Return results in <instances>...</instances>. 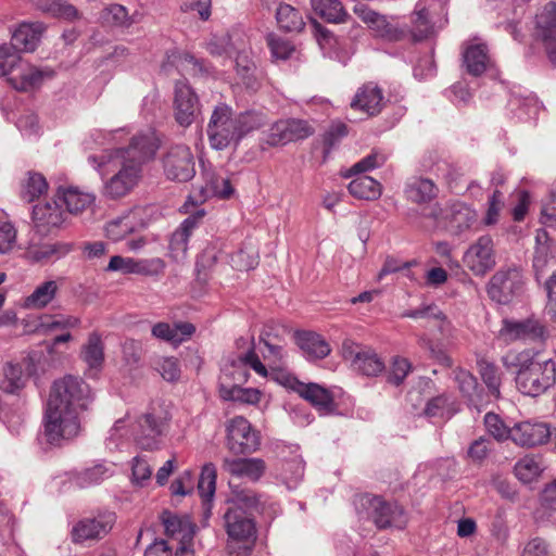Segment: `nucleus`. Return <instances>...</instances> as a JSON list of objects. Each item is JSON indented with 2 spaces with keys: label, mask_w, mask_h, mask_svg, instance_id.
<instances>
[{
  "label": "nucleus",
  "mask_w": 556,
  "mask_h": 556,
  "mask_svg": "<svg viewBox=\"0 0 556 556\" xmlns=\"http://www.w3.org/2000/svg\"><path fill=\"white\" fill-rule=\"evenodd\" d=\"M101 18L104 23L114 26H128L131 23L127 9L116 3L105 8L101 13Z\"/></svg>",
  "instance_id": "obj_60"
},
{
  "label": "nucleus",
  "mask_w": 556,
  "mask_h": 556,
  "mask_svg": "<svg viewBox=\"0 0 556 556\" xmlns=\"http://www.w3.org/2000/svg\"><path fill=\"white\" fill-rule=\"evenodd\" d=\"M544 334V325L538 318L531 316L522 320L504 319L498 331V339L508 344L518 340L543 339Z\"/></svg>",
  "instance_id": "obj_15"
},
{
  "label": "nucleus",
  "mask_w": 556,
  "mask_h": 556,
  "mask_svg": "<svg viewBox=\"0 0 556 556\" xmlns=\"http://www.w3.org/2000/svg\"><path fill=\"white\" fill-rule=\"evenodd\" d=\"M166 268V263L161 257L136 258V275L159 278Z\"/></svg>",
  "instance_id": "obj_57"
},
{
  "label": "nucleus",
  "mask_w": 556,
  "mask_h": 556,
  "mask_svg": "<svg viewBox=\"0 0 556 556\" xmlns=\"http://www.w3.org/2000/svg\"><path fill=\"white\" fill-rule=\"evenodd\" d=\"M135 231L132 224L129 223L125 214L109 222L105 226V233L113 241L123 240L127 235Z\"/></svg>",
  "instance_id": "obj_58"
},
{
  "label": "nucleus",
  "mask_w": 556,
  "mask_h": 556,
  "mask_svg": "<svg viewBox=\"0 0 556 556\" xmlns=\"http://www.w3.org/2000/svg\"><path fill=\"white\" fill-rule=\"evenodd\" d=\"M72 251V245L63 242L31 244L25 251V257L33 263H48L65 256Z\"/></svg>",
  "instance_id": "obj_32"
},
{
  "label": "nucleus",
  "mask_w": 556,
  "mask_h": 556,
  "mask_svg": "<svg viewBox=\"0 0 556 556\" xmlns=\"http://www.w3.org/2000/svg\"><path fill=\"white\" fill-rule=\"evenodd\" d=\"M165 176L175 181H188L195 175L194 156L186 144L172 146L163 156Z\"/></svg>",
  "instance_id": "obj_10"
},
{
  "label": "nucleus",
  "mask_w": 556,
  "mask_h": 556,
  "mask_svg": "<svg viewBox=\"0 0 556 556\" xmlns=\"http://www.w3.org/2000/svg\"><path fill=\"white\" fill-rule=\"evenodd\" d=\"M237 73L241 77L242 83L247 88L256 90L258 87V83L254 75L255 65L253 62L248 60L247 58L238 56L236 60Z\"/></svg>",
  "instance_id": "obj_64"
},
{
  "label": "nucleus",
  "mask_w": 556,
  "mask_h": 556,
  "mask_svg": "<svg viewBox=\"0 0 556 556\" xmlns=\"http://www.w3.org/2000/svg\"><path fill=\"white\" fill-rule=\"evenodd\" d=\"M304 475V463L300 456L285 460L281 465L280 477L283 483L289 488H295Z\"/></svg>",
  "instance_id": "obj_47"
},
{
  "label": "nucleus",
  "mask_w": 556,
  "mask_h": 556,
  "mask_svg": "<svg viewBox=\"0 0 556 556\" xmlns=\"http://www.w3.org/2000/svg\"><path fill=\"white\" fill-rule=\"evenodd\" d=\"M386 161L387 156L383 153L379 151H372L369 155L365 156L364 159L355 163L345 174V177H350L353 174H361L380 167L386 163Z\"/></svg>",
  "instance_id": "obj_59"
},
{
  "label": "nucleus",
  "mask_w": 556,
  "mask_h": 556,
  "mask_svg": "<svg viewBox=\"0 0 556 556\" xmlns=\"http://www.w3.org/2000/svg\"><path fill=\"white\" fill-rule=\"evenodd\" d=\"M226 432L227 447L235 455L252 454L260 448L258 432L242 416H236L228 420Z\"/></svg>",
  "instance_id": "obj_9"
},
{
  "label": "nucleus",
  "mask_w": 556,
  "mask_h": 556,
  "mask_svg": "<svg viewBox=\"0 0 556 556\" xmlns=\"http://www.w3.org/2000/svg\"><path fill=\"white\" fill-rule=\"evenodd\" d=\"M352 345L353 343L349 341L343 343V355L352 361L356 370L369 377L378 376L384 370L386 365L375 350L365 348L353 351Z\"/></svg>",
  "instance_id": "obj_20"
},
{
  "label": "nucleus",
  "mask_w": 556,
  "mask_h": 556,
  "mask_svg": "<svg viewBox=\"0 0 556 556\" xmlns=\"http://www.w3.org/2000/svg\"><path fill=\"white\" fill-rule=\"evenodd\" d=\"M65 218L66 213L55 200L37 204L33 208L35 228L42 235H47L52 229L60 227L65 222Z\"/></svg>",
  "instance_id": "obj_24"
},
{
  "label": "nucleus",
  "mask_w": 556,
  "mask_h": 556,
  "mask_svg": "<svg viewBox=\"0 0 556 556\" xmlns=\"http://www.w3.org/2000/svg\"><path fill=\"white\" fill-rule=\"evenodd\" d=\"M115 521L116 516L113 511H101L93 517L84 518L73 527L72 540L74 543L101 540L112 530Z\"/></svg>",
  "instance_id": "obj_13"
},
{
  "label": "nucleus",
  "mask_w": 556,
  "mask_h": 556,
  "mask_svg": "<svg viewBox=\"0 0 556 556\" xmlns=\"http://www.w3.org/2000/svg\"><path fill=\"white\" fill-rule=\"evenodd\" d=\"M216 468L213 464L203 466L199 481L198 492L204 502H211L216 490Z\"/></svg>",
  "instance_id": "obj_49"
},
{
  "label": "nucleus",
  "mask_w": 556,
  "mask_h": 556,
  "mask_svg": "<svg viewBox=\"0 0 556 556\" xmlns=\"http://www.w3.org/2000/svg\"><path fill=\"white\" fill-rule=\"evenodd\" d=\"M223 469L237 478H244L249 481L256 482L265 473L267 466L262 458H229L223 460Z\"/></svg>",
  "instance_id": "obj_26"
},
{
  "label": "nucleus",
  "mask_w": 556,
  "mask_h": 556,
  "mask_svg": "<svg viewBox=\"0 0 556 556\" xmlns=\"http://www.w3.org/2000/svg\"><path fill=\"white\" fill-rule=\"evenodd\" d=\"M199 112V99L186 81L175 85L174 116L181 127L190 126Z\"/></svg>",
  "instance_id": "obj_18"
},
{
  "label": "nucleus",
  "mask_w": 556,
  "mask_h": 556,
  "mask_svg": "<svg viewBox=\"0 0 556 556\" xmlns=\"http://www.w3.org/2000/svg\"><path fill=\"white\" fill-rule=\"evenodd\" d=\"M546 231H538L535 237L538 245L533 256V268L535 270V276L538 279L545 274V270L549 262V248L547 244L542 243V240L546 241Z\"/></svg>",
  "instance_id": "obj_51"
},
{
  "label": "nucleus",
  "mask_w": 556,
  "mask_h": 556,
  "mask_svg": "<svg viewBox=\"0 0 556 556\" xmlns=\"http://www.w3.org/2000/svg\"><path fill=\"white\" fill-rule=\"evenodd\" d=\"M224 519L229 553L235 556H247L256 539L254 520L247 511L239 508H228Z\"/></svg>",
  "instance_id": "obj_5"
},
{
  "label": "nucleus",
  "mask_w": 556,
  "mask_h": 556,
  "mask_svg": "<svg viewBox=\"0 0 556 556\" xmlns=\"http://www.w3.org/2000/svg\"><path fill=\"white\" fill-rule=\"evenodd\" d=\"M203 216L204 211H198L195 214L190 215L172 235L169 241V256L175 262H179L186 257L189 238Z\"/></svg>",
  "instance_id": "obj_27"
},
{
  "label": "nucleus",
  "mask_w": 556,
  "mask_h": 556,
  "mask_svg": "<svg viewBox=\"0 0 556 556\" xmlns=\"http://www.w3.org/2000/svg\"><path fill=\"white\" fill-rule=\"evenodd\" d=\"M163 431V419L153 413H146L137 420L132 435L140 448L153 451L159 448Z\"/></svg>",
  "instance_id": "obj_17"
},
{
  "label": "nucleus",
  "mask_w": 556,
  "mask_h": 556,
  "mask_svg": "<svg viewBox=\"0 0 556 556\" xmlns=\"http://www.w3.org/2000/svg\"><path fill=\"white\" fill-rule=\"evenodd\" d=\"M412 370V364L403 357H394L387 374V380L393 386H400Z\"/></svg>",
  "instance_id": "obj_61"
},
{
  "label": "nucleus",
  "mask_w": 556,
  "mask_h": 556,
  "mask_svg": "<svg viewBox=\"0 0 556 556\" xmlns=\"http://www.w3.org/2000/svg\"><path fill=\"white\" fill-rule=\"evenodd\" d=\"M238 139L248 135L249 132L256 130L267 123V116L262 112L247 111L236 116Z\"/></svg>",
  "instance_id": "obj_46"
},
{
  "label": "nucleus",
  "mask_w": 556,
  "mask_h": 556,
  "mask_svg": "<svg viewBox=\"0 0 556 556\" xmlns=\"http://www.w3.org/2000/svg\"><path fill=\"white\" fill-rule=\"evenodd\" d=\"M356 507L361 513L365 511L379 529L389 527L403 529L407 523L405 511L400 505L387 502L377 495L365 494L359 496Z\"/></svg>",
  "instance_id": "obj_6"
},
{
  "label": "nucleus",
  "mask_w": 556,
  "mask_h": 556,
  "mask_svg": "<svg viewBox=\"0 0 556 556\" xmlns=\"http://www.w3.org/2000/svg\"><path fill=\"white\" fill-rule=\"evenodd\" d=\"M502 363L507 369H517L516 386L525 395L538 396L556 382V363L540 352L509 351Z\"/></svg>",
  "instance_id": "obj_2"
},
{
  "label": "nucleus",
  "mask_w": 556,
  "mask_h": 556,
  "mask_svg": "<svg viewBox=\"0 0 556 556\" xmlns=\"http://www.w3.org/2000/svg\"><path fill=\"white\" fill-rule=\"evenodd\" d=\"M313 134V128L301 119L278 121L270 126L266 135V143L276 147L302 140Z\"/></svg>",
  "instance_id": "obj_16"
},
{
  "label": "nucleus",
  "mask_w": 556,
  "mask_h": 556,
  "mask_svg": "<svg viewBox=\"0 0 556 556\" xmlns=\"http://www.w3.org/2000/svg\"><path fill=\"white\" fill-rule=\"evenodd\" d=\"M250 374L244 365L237 364V357L227 364L222 372L220 382L230 386H242L248 382Z\"/></svg>",
  "instance_id": "obj_52"
},
{
  "label": "nucleus",
  "mask_w": 556,
  "mask_h": 556,
  "mask_svg": "<svg viewBox=\"0 0 556 556\" xmlns=\"http://www.w3.org/2000/svg\"><path fill=\"white\" fill-rule=\"evenodd\" d=\"M59 290L60 283L58 280H45L24 299L23 307L26 309H43L55 300Z\"/></svg>",
  "instance_id": "obj_31"
},
{
  "label": "nucleus",
  "mask_w": 556,
  "mask_h": 556,
  "mask_svg": "<svg viewBox=\"0 0 556 556\" xmlns=\"http://www.w3.org/2000/svg\"><path fill=\"white\" fill-rule=\"evenodd\" d=\"M505 208V198L501 189H494L486 202V210L482 218L484 226L491 227L500 222L502 212Z\"/></svg>",
  "instance_id": "obj_48"
},
{
  "label": "nucleus",
  "mask_w": 556,
  "mask_h": 556,
  "mask_svg": "<svg viewBox=\"0 0 556 556\" xmlns=\"http://www.w3.org/2000/svg\"><path fill=\"white\" fill-rule=\"evenodd\" d=\"M407 200L416 204H426L438 197L439 188L429 178L412 177L404 189Z\"/></svg>",
  "instance_id": "obj_30"
},
{
  "label": "nucleus",
  "mask_w": 556,
  "mask_h": 556,
  "mask_svg": "<svg viewBox=\"0 0 556 556\" xmlns=\"http://www.w3.org/2000/svg\"><path fill=\"white\" fill-rule=\"evenodd\" d=\"M52 76L53 71L49 68H38L22 60L16 67V72L8 78V81L18 91H31L39 88L45 79L51 78Z\"/></svg>",
  "instance_id": "obj_21"
},
{
  "label": "nucleus",
  "mask_w": 556,
  "mask_h": 556,
  "mask_svg": "<svg viewBox=\"0 0 556 556\" xmlns=\"http://www.w3.org/2000/svg\"><path fill=\"white\" fill-rule=\"evenodd\" d=\"M514 471L519 481L530 483L540 477L543 464L540 457L526 455L516 463Z\"/></svg>",
  "instance_id": "obj_42"
},
{
  "label": "nucleus",
  "mask_w": 556,
  "mask_h": 556,
  "mask_svg": "<svg viewBox=\"0 0 556 556\" xmlns=\"http://www.w3.org/2000/svg\"><path fill=\"white\" fill-rule=\"evenodd\" d=\"M463 63L468 74L482 75L491 65V58L485 45L469 43L463 52Z\"/></svg>",
  "instance_id": "obj_29"
},
{
  "label": "nucleus",
  "mask_w": 556,
  "mask_h": 556,
  "mask_svg": "<svg viewBox=\"0 0 556 556\" xmlns=\"http://www.w3.org/2000/svg\"><path fill=\"white\" fill-rule=\"evenodd\" d=\"M159 147L155 134L147 131L134 136L126 148L104 153L100 161L94 155L89 156L102 175L115 172L105 181L103 194L110 199L127 195L140 181L143 164L154 157Z\"/></svg>",
  "instance_id": "obj_1"
},
{
  "label": "nucleus",
  "mask_w": 556,
  "mask_h": 556,
  "mask_svg": "<svg viewBox=\"0 0 556 556\" xmlns=\"http://www.w3.org/2000/svg\"><path fill=\"white\" fill-rule=\"evenodd\" d=\"M33 5L52 17L67 21L79 18L78 10L65 0H33Z\"/></svg>",
  "instance_id": "obj_37"
},
{
  "label": "nucleus",
  "mask_w": 556,
  "mask_h": 556,
  "mask_svg": "<svg viewBox=\"0 0 556 556\" xmlns=\"http://www.w3.org/2000/svg\"><path fill=\"white\" fill-rule=\"evenodd\" d=\"M426 217L434 220L437 226L443 227L453 235H460L477 222V213L463 202H450L444 206L435 204Z\"/></svg>",
  "instance_id": "obj_7"
},
{
  "label": "nucleus",
  "mask_w": 556,
  "mask_h": 556,
  "mask_svg": "<svg viewBox=\"0 0 556 556\" xmlns=\"http://www.w3.org/2000/svg\"><path fill=\"white\" fill-rule=\"evenodd\" d=\"M455 380L458 383L460 392L468 397L475 406L482 403L481 391L478 388L477 379L467 370L458 369L455 372Z\"/></svg>",
  "instance_id": "obj_45"
},
{
  "label": "nucleus",
  "mask_w": 556,
  "mask_h": 556,
  "mask_svg": "<svg viewBox=\"0 0 556 556\" xmlns=\"http://www.w3.org/2000/svg\"><path fill=\"white\" fill-rule=\"evenodd\" d=\"M536 35L545 45L549 60L556 63V3H547L536 14Z\"/></svg>",
  "instance_id": "obj_22"
},
{
  "label": "nucleus",
  "mask_w": 556,
  "mask_h": 556,
  "mask_svg": "<svg viewBox=\"0 0 556 556\" xmlns=\"http://www.w3.org/2000/svg\"><path fill=\"white\" fill-rule=\"evenodd\" d=\"M26 377L23 374L22 366L13 363H5L3 366V378L0 381V389L10 394H14L25 387Z\"/></svg>",
  "instance_id": "obj_43"
},
{
  "label": "nucleus",
  "mask_w": 556,
  "mask_h": 556,
  "mask_svg": "<svg viewBox=\"0 0 556 556\" xmlns=\"http://www.w3.org/2000/svg\"><path fill=\"white\" fill-rule=\"evenodd\" d=\"M220 397L225 401H235L245 404H257L261 400V392L253 388H241L222 382L219 386Z\"/></svg>",
  "instance_id": "obj_40"
},
{
  "label": "nucleus",
  "mask_w": 556,
  "mask_h": 556,
  "mask_svg": "<svg viewBox=\"0 0 556 556\" xmlns=\"http://www.w3.org/2000/svg\"><path fill=\"white\" fill-rule=\"evenodd\" d=\"M350 193L363 200H376L381 195V185L369 176H358L349 184Z\"/></svg>",
  "instance_id": "obj_41"
},
{
  "label": "nucleus",
  "mask_w": 556,
  "mask_h": 556,
  "mask_svg": "<svg viewBox=\"0 0 556 556\" xmlns=\"http://www.w3.org/2000/svg\"><path fill=\"white\" fill-rule=\"evenodd\" d=\"M22 62L18 51L8 43L0 45V76L10 77Z\"/></svg>",
  "instance_id": "obj_50"
},
{
  "label": "nucleus",
  "mask_w": 556,
  "mask_h": 556,
  "mask_svg": "<svg viewBox=\"0 0 556 556\" xmlns=\"http://www.w3.org/2000/svg\"><path fill=\"white\" fill-rule=\"evenodd\" d=\"M296 342L305 355L312 359L325 358L331 351L329 343L319 333L313 331L298 332Z\"/></svg>",
  "instance_id": "obj_34"
},
{
  "label": "nucleus",
  "mask_w": 556,
  "mask_h": 556,
  "mask_svg": "<svg viewBox=\"0 0 556 556\" xmlns=\"http://www.w3.org/2000/svg\"><path fill=\"white\" fill-rule=\"evenodd\" d=\"M195 327L190 323H178L170 325L168 323H157L152 327V336L173 344H179L189 339Z\"/></svg>",
  "instance_id": "obj_33"
},
{
  "label": "nucleus",
  "mask_w": 556,
  "mask_h": 556,
  "mask_svg": "<svg viewBox=\"0 0 556 556\" xmlns=\"http://www.w3.org/2000/svg\"><path fill=\"white\" fill-rule=\"evenodd\" d=\"M465 266L475 276H484L496 265L494 241L491 236L483 235L469 245L464 254Z\"/></svg>",
  "instance_id": "obj_11"
},
{
  "label": "nucleus",
  "mask_w": 556,
  "mask_h": 556,
  "mask_svg": "<svg viewBox=\"0 0 556 556\" xmlns=\"http://www.w3.org/2000/svg\"><path fill=\"white\" fill-rule=\"evenodd\" d=\"M81 413L46 403L42 419L43 438L53 446H62L81 431Z\"/></svg>",
  "instance_id": "obj_3"
},
{
  "label": "nucleus",
  "mask_w": 556,
  "mask_h": 556,
  "mask_svg": "<svg viewBox=\"0 0 556 556\" xmlns=\"http://www.w3.org/2000/svg\"><path fill=\"white\" fill-rule=\"evenodd\" d=\"M207 137L210 144L215 150H224L232 142H238V129L236 116L227 104H218L212 112L207 124Z\"/></svg>",
  "instance_id": "obj_8"
},
{
  "label": "nucleus",
  "mask_w": 556,
  "mask_h": 556,
  "mask_svg": "<svg viewBox=\"0 0 556 556\" xmlns=\"http://www.w3.org/2000/svg\"><path fill=\"white\" fill-rule=\"evenodd\" d=\"M286 386L299 393L318 410L329 413L333 409V397L329 390L317 383H303L293 377L286 378Z\"/></svg>",
  "instance_id": "obj_19"
},
{
  "label": "nucleus",
  "mask_w": 556,
  "mask_h": 556,
  "mask_svg": "<svg viewBox=\"0 0 556 556\" xmlns=\"http://www.w3.org/2000/svg\"><path fill=\"white\" fill-rule=\"evenodd\" d=\"M522 285V275L517 268L500 269L488 283V294L498 304H508L520 292Z\"/></svg>",
  "instance_id": "obj_12"
},
{
  "label": "nucleus",
  "mask_w": 556,
  "mask_h": 556,
  "mask_svg": "<svg viewBox=\"0 0 556 556\" xmlns=\"http://www.w3.org/2000/svg\"><path fill=\"white\" fill-rule=\"evenodd\" d=\"M353 110L361 111L367 116L379 114L383 108V92L375 83H366L359 87L351 101Z\"/></svg>",
  "instance_id": "obj_25"
},
{
  "label": "nucleus",
  "mask_w": 556,
  "mask_h": 556,
  "mask_svg": "<svg viewBox=\"0 0 556 556\" xmlns=\"http://www.w3.org/2000/svg\"><path fill=\"white\" fill-rule=\"evenodd\" d=\"M431 13L416 8L412 14L410 27L406 28L407 36L409 35L414 41H422L430 38L434 34V27L429 16Z\"/></svg>",
  "instance_id": "obj_39"
},
{
  "label": "nucleus",
  "mask_w": 556,
  "mask_h": 556,
  "mask_svg": "<svg viewBox=\"0 0 556 556\" xmlns=\"http://www.w3.org/2000/svg\"><path fill=\"white\" fill-rule=\"evenodd\" d=\"M260 505V496L250 489L235 492L233 497L229 501V508H239L247 513L249 510H257Z\"/></svg>",
  "instance_id": "obj_55"
},
{
  "label": "nucleus",
  "mask_w": 556,
  "mask_h": 556,
  "mask_svg": "<svg viewBox=\"0 0 556 556\" xmlns=\"http://www.w3.org/2000/svg\"><path fill=\"white\" fill-rule=\"evenodd\" d=\"M478 366L481 378L486 384L489 392L497 399L500 396L501 377L496 366L488 361H480Z\"/></svg>",
  "instance_id": "obj_54"
},
{
  "label": "nucleus",
  "mask_w": 556,
  "mask_h": 556,
  "mask_svg": "<svg viewBox=\"0 0 556 556\" xmlns=\"http://www.w3.org/2000/svg\"><path fill=\"white\" fill-rule=\"evenodd\" d=\"M48 182L40 173L29 172L23 188V197L31 202L47 192Z\"/></svg>",
  "instance_id": "obj_53"
},
{
  "label": "nucleus",
  "mask_w": 556,
  "mask_h": 556,
  "mask_svg": "<svg viewBox=\"0 0 556 556\" xmlns=\"http://www.w3.org/2000/svg\"><path fill=\"white\" fill-rule=\"evenodd\" d=\"M207 50L213 55L232 56L239 48L232 42V36L228 33L215 35L207 43Z\"/></svg>",
  "instance_id": "obj_56"
},
{
  "label": "nucleus",
  "mask_w": 556,
  "mask_h": 556,
  "mask_svg": "<svg viewBox=\"0 0 556 556\" xmlns=\"http://www.w3.org/2000/svg\"><path fill=\"white\" fill-rule=\"evenodd\" d=\"M551 429L545 422L523 421L511 428V440L520 445L532 447L547 443Z\"/></svg>",
  "instance_id": "obj_23"
},
{
  "label": "nucleus",
  "mask_w": 556,
  "mask_h": 556,
  "mask_svg": "<svg viewBox=\"0 0 556 556\" xmlns=\"http://www.w3.org/2000/svg\"><path fill=\"white\" fill-rule=\"evenodd\" d=\"M154 368L166 381H176L180 376V367L175 357H157L154 361Z\"/></svg>",
  "instance_id": "obj_62"
},
{
  "label": "nucleus",
  "mask_w": 556,
  "mask_h": 556,
  "mask_svg": "<svg viewBox=\"0 0 556 556\" xmlns=\"http://www.w3.org/2000/svg\"><path fill=\"white\" fill-rule=\"evenodd\" d=\"M311 5L316 15L329 23H345L349 18L340 0H311Z\"/></svg>",
  "instance_id": "obj_38"
},
{
  "label": "nucleus",
  "mask_w": 556,
  "mask_h": 556,
  "mask_svg": "<svg viewBox=\"0 0 556 556\" xmlns=\"http://www.w3.org/2000/svg\"><path fill=\"white\" fill-rule=\"evenodd\" d=\"M237 364L244 365L245 368H252L256 374L262 377H267L268 370L266 366L261 362L258 355L254 349V339H252L251 346L245 353L239 354L237 356Z\"/></svg>",
  "instance_id": "obj_63"
},
{
  "label": "nucleus",
  "mask_w": 556,
  "mask_h": 556,
  "mask_svg": "<svg viewBox=\"0 0 556 556\" xmlns=\"http://www.w3.org/2000/svg\"><path fill=\"white\" fill-rule=\"evenodd\" d=\"M276 20L280 28L286 31H301L304 21L301 13L288 3H280L276 11Z\"/></svg>",
  "instance_id": "obj_44"
},
{
  "label": "nucleus",
  "mask_w": 556,
  "mask_h": 556,
  "mask_svg": "<svg viewBox=\"0 0 556 556\" xmlns=\"http://www.w3.org/2000/svg\"><path fill=\"white\" fill-rule=\"evenodd\" d=\"M58 197L66 206L67 212L74 215H77L89 208L96 200V197L92 193L80 191L75 187H70L66 189L60 188L58 191Z\"/></svg>",
  "instance_id": "obj_35"
},
{
  "label": "nucleus",
  "mask_w": 556,
  "mask_h": 556,
  "mask_svg": "<svg viewBox=\"0 0 556 556\" xmlns=\"http://www.w3.org/2000/svg\"><path fill=\"white\" fill-rule=\"evenodd\" d=\"M46 26L40 22L21 23L12 34L11 45L18 52H33L36 50Z\"/></svg>",
  "instance_id": "obj_28"
},
{
  "label": "nucleus",
  "mask_w": 556,
  "mask_h": 556,
  "mask_svg": "<svg viewBox=\"0 0 556 556\" xmlns=\"http://www.w3.org/2000/svg\"><path fill=\"white\" fill-rule=\"evenodd\" d=\"M80 358L89 370H100L104 362V345L99 332H91L81 346Z\"/></svg>",
  "instance_id": "obj_36"
},
{
  "label": "nucleus",
  "mask_w": 556,
  "mask_h": 556,
  "mask_svg": "<svg viewBox=\"0 0 556 556\" xmlns=\"http://www.w3.org/2000/svg\"><path fill=\"white\" fill-rule=\"evenodd\" d=\"M162 523L165 529V534L176 540L178 545L176 556H187L190 552L194 535V527L187 516L180 517L170 511H163L161 516Z\"/></svg>",
  "instance_id": "obj_14"
},
{
  "label": "nucleus",
  "mask_w": 556,
  "mask_h": 556,
  "mask_svg": "<svg viewBox=\"0 0 556 556\" xmlns=\"http://www.w3.org/2000/svg\"><path fill=\"white\" fill-rule=\"evenodd\" d=\"M92 401L93 394L88 383L78 377L67 375L53 382L47 403L83 413Z\"/></svg>",
  "instance_id": "obj_4"
}]
</instances>
